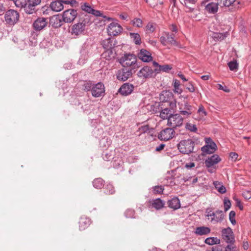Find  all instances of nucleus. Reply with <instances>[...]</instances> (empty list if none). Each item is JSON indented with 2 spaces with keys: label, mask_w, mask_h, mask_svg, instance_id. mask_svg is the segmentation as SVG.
Instances as JSON below:
<instances>
[{
  "label": "nucleus",
  "mask_w": 251,
  "mask_h": 251,
  "mask_svg": "<svg viewBox=\"0 0 251 251\" xmlns=\"http://www.w3.org/2000/svg\"><path fill=\"white\" fill-rule=\"evenodd\" d=\"M175 132L172 128H166L161 130L158 135L160 140L168 141L175 136Z\"/></svg>",
  "instance_id": "obj_7"
},
{
  "label": "nucleus",
  "mask_w": 251,
  "mask_h": 251,
  "mask_svg": "<svg viewBox=\"0 0 251 251\" xmlns=\"http://www.w3.org/2000/svg\"><path fill=\"white\" fill-rule=\"evenodd\" d=\"M3 0H0V16L3 15L5 11V8L3 6Z\"/></svg>",
  "instance_id": "obj_58"
},
{
  "label": "nucleus",
  "mask_w": 251,
  "mask_h": 251,
  "mask_svg": "<svg viewBox=\"0 0 251 251\" xmlns=\"http://www.w3.org/2000/svg\"><path fill=\"white\" fill-rule=\"evenodd\" d=\"M228 244L225 248V251H238V249L234 245V243Z\"/></svg>",
  "instance_id": "obj_45"
},
{
  "label": "nucleus",
  "mask_w": 251,
  "mask_h": 251,
  "mask_svg": "<svg viewBox=\"0 0 251 251\" xmlns=\"http://www.w3.org/2000/svg\"><path fill=\"white\" fill-rule=\"evenodd\" d=\"M168 207L174 210L177 209L180 207V203L177 198L175 197L168 201Z\"/></svg>",
  "instance_id": "obj_25"
},
{
  "label": "nucleus",
  "mask_w": 251,
  "mask_h": 251,
  "mask_svg": "<svg viewBox=\"0 0 251 251\" xmlns=\"http://www.w3.org/2000/svg\"><path fill=\"white\" fill-rule=\"evenodd\" d=\"M105 189V193L106 194L112 195L115 192L114 187L111 184H107Z\"/></svg>",
  "instance_id": "obj_42"
},
{
  "label": "nucleus",
  "mask_w": 251,
  "mask_h": 251,
  "mask_svg": "<svg viewBox=\"0 0 251 251\" xmlns=\"http://www.w3.org/2000/svg\"><path fill=\"white\" fill-rule=\"evenodd\" d=\"M228 66L230 70L232 71H236L238 69V64L236 60L230 61L228 63Z\"/></svg>",
  "instance_id": "obj_39"
},
{
  "label": "nucleus",
  "mask_w": 251,
  "mask_h": 251,
  "mask_svg": "<svg viewBox=\"0 0 251 251\" xmlns=\"http://www.w3.org/2000/svg\"><path fill=\"white\" fill-rule=\"evenodd\" d=\"M222 236L224 240L227 243L235 242L233 232L231 228L229 227L222 229Z\"/></svg>",
  "instance_id": "obj_12"
},
{
  "label": "nucleus",
  "mask_w": 251,
  "mask_h": 251,
  "mask_svg": "<svg viewBox=\"0 0 251 251\" xmlns=\"http://www.w3.org/2000/svg\"><path fill=\"white\" fill-rule=\"evenodd\" d=\"M134 213V211L132 209L127 210L125 213V216L127 218H132Z\"/></svg>",
  "instance_id": "obj_55"
},
{
  "label": "nucleus",
  "mask_w": 251,
  "mask_h": 251,
  "mask_svg": "<svg viewBox=\"0 0 251 251\" xmlns=\"http://www.w3.org/2000/svg\"><path fill=\"white\" fill-rule=\"evenodd\" d=\"M160 42L161 44L163 46H166L168 43L167 38L165 35V32H163L162 34V35L160 37Z\"/></svg>",
  "instance_id": "obj_52"
},
{
  "label": "nucleus",
  "mask_w": 251,
  "mask_h": 251,
  "mask_svg": "<svg viewBox=\"0 0 251 251\" xmlns=\"http://www.w3.org/2000/svg\"><path fill=\"white\" fill-rule=\"evenodd\" d=\"M27 1L26 0H16L14 3L16 7L24 8L25 11V7L27 5Z\"/></svg>",
  "instance_id": "obj_37"
},
{
  "label": "nucleus",
  "mask_w": 251,
  "mask_h": 251,
  "mask_svg": "<svg viewBox=\"0 0 251 251\" xmlns=\"http://www.w3.org/2000/svg\"><path fill=\"white\" fill-rule=\"evenodd\" d=\"M165 35L167 38L168 43L171 45L177 46V42L175 39L174 33H172L171 34H170L169 32H165Z\"/></svg>",
  "instance_id": "obj_30"
},
{
  "label": "nucleus",
  "mask_w": 251,
  "mask_h": 251,
  "mask_svg": "<svg viewBox=\"0 0 251 251\" xmlns=\"http://www.w3.org/2000/svg\"><path fill=\"white\" fill-rule=\"evenodd\" d=\"M194 145L191 139L182 140L178 144V149L182 153L189 154L193 151Z\"/></svg>",
  "instance_id": "obj_4"
},
{
  "label": "nucleus",
  "mask_w": 251,
  "mask_h": 251,
  "mask_svg": "<svg viewBox=\"0 0 251 251\" xmlns=\"http://www.w3.org/2000/svg\"><path fill=\"white\" fill-rule=\"evenodd\" d=\"M77 14L76 10L73 9H69L63 13V20L65 23H71L76 18Z\"/></svg>",
  "instance_id": "obj_8"
},
{
  "label": "nucleus",
  "mask_w": 251,
  "mask_h": 251,
  "mask_svg": "<svg viewBox=\"0 0 251 251\" xmlns=\"http://www.w3.org/2000/svg\"><path fill=\"white\" fill-rule=\"evenodd\" d=\"M19 14L13 9H9L6 11L4 15L5 21L9 25H14L19 21Z\"/></svg>",
  "instance_id": "obj_5"
},
{
  "label": "nucleus",
  "mask_w": 251,
  "mask_h": 251,
  "mask_svg": "<svg viewBox=\"0 0 251 251\" xmlns=\"http://www.w3.org/2000/svg\"><path fill=\"white\" fill-rule=\"evenodd\" d=\"M197 0H184V5L186 7L187 10L186 12H189L193 11L194 8L189 6L188 4L194 5L196 3Z\"/></svg>",
  "instance_id": "obj_36"
},
{
  "label": "nucleus",
  "mask_w": 251,
  "mask_h": 251,
  "mask_svg": "<svg viewBox=\"0 0 251 251\" xmlns=\"http://www.w3.org/2000/svg\"><path fill=\"white\" fill-rule=\"evenodd\" d=\"M225 211H227L231 207V204L230 200L225 198L224 201Z\"/></svg>",
  "instance_id": "obj_49"
},
{
  "label": "nucleus",
  "mask_w": 251,
  "mask_h": 251,
  "mask_svg": "<svg viewBox=\"0 0 251 251\" xmlns=\"http://www.w3.org/2000/svg\"><path fill=\"white\" fill-rule=\"evenodd\" d=\"M50 7L54 11H60L64 8L62 0H56L51 2L50 4Z\"/></svg>",
  "instance_id": "obj_24"
},
{
  "label": "nucleus",
  "mask_w": 251,
  "mask_h": 251,
  "mask_svg": "<svg viewBox=\"0 0 251 251\" xmlns=\"http://www.w3.org/2000/svg\"><path fill=\"white\" fill-rule=\"evenodd\" d=\"M101 45L104 49L106 50V51L103 54L112 53L111 49L113 47L114 44H113L112 40L111 38H108L103 40L101 42Z\"/></svg>",
  "instance_id": "obj_20"
},
{
  "label": "nucleus",
  "mask_w": 251,
  "mask_h": 251,
  "mask_svg": "<svg viewBox=\"0 0 251 251\" xmlns=\"http://www.w3.org/2000/svg\"><path fill=\"white\" fill-rule=\"evenodd\" d=\"M131 38L133 40L134 42L136 45H140L141 43V39L140 35L138 33H130Z\"/></svg>",
  "instance_id": "obj_35"
},
{
  "label": "nucleus",
  "mask_w": 251,
  "mask_h": 251,
  "mask_svg": "<svg viewBox=\"0 0 251 251\" xmlns=\"http://www.w3.org/2000/svg\"><path fill=\"white\" fill-rule=\"evenodd\" d=\"M171 108H165L163 109H162L160 113V117L161 119L165 120V119H168L170 115H171Z\"/></svg>",
  "instance_id": "obj_31"
},
{
  "label": "nucleus",
  "mask_w": 251,
  "mask_h": 251,
  "mask_svg": "<svg viewBox=\"0 0 251 251\" xmlns=\"http://www.w3.org/2000/svg\"><path fill=\"white\" fill-rule=\"evenodd\" d=\"M63 4H70L72 6H73L75 3L76 0H63Z\"/></svg>",
  "instance_id": "obj_60"
},
{
  "label": "nucleus",
  "mask_w": 251,
  "mask_h": 251,
  "mask_svg": "<svg viewBox=\"0 0 251 251\" xmlns=\"http://www.w3.org/2000/svg\"><path fill=\"white\" fill-rule=\"evenodd\" d=\"M221 6L229 7L231 5L236 6L240 4V0H216Z\"/></svg>",
  "instance_id": "obj_22"
},
{
  "label": "nucleus",
  "mask_w": 251,
  "mask_h": 251,
  "mask_svg": "<svg viewBox=\"0 0 251 251\" xmlns=\"http://www.w3.org/2000/svg\"><path fill=\"white\" fill-rule=\"evenodd\" d=\"M183 110H187V109H189V110L193 112V107L190 105L188 102H185L184 103V108H183Z\"/></svg>",
  "instance_id": "obj_62"
},
{
  "label": "nucleus",
  "mask_w": 251,
  "mask_h": 251,
  "mask_svg": "<svg viewBox=\"0 0 251 251\" xmlns=\"http://www.w3.org/2000/svg\"><path fill=\"white\" fill-rule=\"evenodd\" d=\"M139 129L142 133H146L149 130V126L148 125L142 126Z\"/></svg>",
  "instance_id": "obj_61"
},
{
  "label": "nucleus",
  "mask_w": 251,
  "mask_h": 251,
  "mask_svg": "<svg viewBox=\"0 0 251 251\" xmlns=\"http://www.w3.org/2000/svg\"><path fill=\"white\" fill-rule=\"evenodd\" d=\"M183 122V118L180 114H171L168 119L167 125L172 127L173 129L176 127L181 126Z\"/></svg>",
  "instance_id": "obj_6"
},
{
  "label": "nucleus",
  "mask_w": 251,
  "mask_h": 251,
  "mask_svg": "<svg viewBox=\"0 0 251 251\" xmlns=\"http://www.w3.org/2000/svg\"><path fill=\"white\" fill-rule=\"evenodd\" d=\"M91 224V220L86 217H81L79 221V227L80 230H84Z\"/></svg>",
  "instance_id": "obj_26"
},
{
  "label": "nucleus",
  "mask_w": 251,
  "mask_h": 251,
  "mask_svg": "<svg viewBox=\"0 0 251 251\" xmlns=\"http://www.w3.org/2000/svg\"><path fill=\"white\" fill-rule=\"evenodd\" d=\"M119 62L124 68L132 70L134 73L138 67L137 58L135 55L132 54H125L120 59Z\"/></svg>",
  "instance_id": "obj_2"
},
{
  "label": "nucleus",
  "mask_w": 251,
  "mask_h": 251,
  "mask_svg": "<svg viewBox=\"0 0 251 251\" xmlns=\"http://www.w3.org/2000/svg\"><path fill=\"white\" fill-rule=\"evenodd\" d=\"M214 24L213 23L211 25L210 28H212L211 26ZM210 31L212 32V34L211 35L215 41H221L224 40L228 35V33L227 32L224 33H218L214 31H212L211 29H210Z\"/></svg>",
  "instance_id": "obj_23"
},
{
  "label": "nucleus",
  "mask_w": 251,
  "mask_h": 251,
  "mask_svg": "<svg viewBox=\"0 0 251 251\" xmlns=\"http://www.w3.org/2000/svg\"><path fill=\"white\" fill-rule=\"evenodd\" d=\"M93 185L97 189H101L104 185V181L101 178H96L93 181Z\"/></svg>",
  "instance_id": "obj_33"
},
{
  "label": "nucleus",
  "mask_w": 251,
  "mask_h": 251,
  "mask_svg": "<svg viewBox=\"0 0 251 251\" xmlns=\"http://www.w3.org/2000/svg\"><path fill=\"white\" fill-rule=\"evenodd\" d=\"M186 88L191 92H194L195 91V88L193 85L190 82L189 83Z\"/></svg>",
  "instance_id": "obj_64"
},
{
  "label": "nucleus",
  "mask_w": 251,
  "mask_h": 251,
  "mask_svg": "<svg viewBox=\"0 0 251 251\" xmlns=\"http://www.w3.org/2000/svg\"><path fill=\"white\" fill-rule=\"evenodd\" d=\"M93 84H92L90 81H85L83 85V89L86 91H92V89L93 87Z\"/></svg>",
  "instance_id": "obj_46"
},
{
  "label": "nucleus",
  "mask_w": 251,
  "mask_h": 251,
  "mask_svg": "<svg viewBox=\"0 0 251 251\" xmlns=\"http://www.w3.org/2000/svg\"><path fill=\"white\" fill-rule=\"evenodd\" d=\"M107 30L109 35L114 36L118 35L123 30V28L117 23L112 22L108 25Z\"/></svg>",
  "instance_id": "obj_14"
},
{
  "label": "nucleus",
  "mask_w": 251,
  "mask_h": 251,
  "mask_svg": "<svg viewBox=\"0 0 251 251\" xmlns=\"http://www.w3.org/2000/svg\"><path fill=\"white\" fill-rule=\"evenodd\" d=\"M205 141L206 145L201 148L202 151L205 154L213 153L216 150V144L210 138H205Z\"/></svg>",
  "instance_id": "obj_11"
},
{
  "label": "nucleus",
  "mask_w": 251,
  "mask_h": 251,
  "mask_svg": "<svg viewBox=\"0 0 251 251\" xmlns=\"http://www.w3.org/2000/svg\"><path fill=\"white\" fill-rule=\"evenodd\" d=\"M152 189L153 193L158 194H161L164 190V187L161 185L153 186L152 187Z\"/></svg>",
  "instance_id": "obj_44"
},
{
  "label": "nucleus",
  "mask_w": 251,
  "mask_h": 251,
  "mask_svg": "<svg viewBox=\"0 0 251 251\" xmlns=\"http://www.w3.org/2000/svg\"><path fill=\"white\" fill-rule=\"evenodd\" d=\"M134 86L128 83H125L121 86L118 92L122 96H126L130 95L133 91Z\"/></svg>",
  "instance_id": "obj_17"
},
{
  "label": "nucleus",
  "mask_w": 251,
  "mask_h": 251,
  "mask_svg": "<svg viewBox=\"0 0 251 251\" xmlns=\"http://www.w3.org/2000/svg\"><path fill=\"white\" fill-rule=\"evenodd\" d=\"M155 24L153 23H149L146 26L147 30L153 32L155 29Z\"/></svg>",
  "instance_id": "obj_50"
},
{
  "label": "nucleus",
  "mask_w": 251,
  "mask_h": 251,
  "mask_svg": "<svg viewBox=\"0 0 251 251\" xmlns=\"http://www.w3.org/2000/svg\"><path fill=\"white\" fill-rule=\"evenodd\" d=\"M92 95L94 97L98 98L104 96L105 93V87L101 82H98L93 85Z\"/></svg>",
  "instance_id": "obj_9"
},
{
  "label": "nucleus",
  "mask_w": 251,
  "mask_h": 251,
  "mask_svg": "<svg viewBox=\"0 0 251 251\" xmlns=\"http://www.w3.org/2000/svg\"><path fill=\"white\" fill-rule=\"evenodd\" d=\"M198 112L200 114V116H201L202 118L206 116V112L205 111L203 107L202 106L199 107Z\"/></svg>",
  "instance_id": "obj_57"
},
{
  "label": "nucleus",
  "mask_w": 251,
  "mask_h": 251,
  "mask_svg": "<svg viewBox=\"0 0 251 251\" xmlns=\"http://www.w3.org/2000/svg\"><path fill=\"white\" fill-rule=\"evenodd\" d=\"M90 23V16L88 14H82L79 22L72 26V34L75 36L82 34L85 31L86 26Z\"/></svg>",
  "instance_id": "obj_1"
},
{
  "label": "nucleus",
  "mask_w": 251,
  "mask_h": 251,
  "mask_svg": "<svg viewBox=\"0 0 251 251\" xmlns=\"http://www.w3.org/2000/svg\"><path fill=\"white\" fill-rule=\"evenodd\" d=\"M133 73L134 72L132 70L126 68H123L117 72V78L119 80L125 81L131 76Z\"/></svg>",
  "instance_id": "obj_13"
},
{
  "label": "nucleus",
  "mask_w": 251,
  "mask_h": 251,
  "mask_svg": "<svg viewBox=\"0 0 251 251\" xmlns=\"http://www.w3.org/2000/svg\"><path fill=\"white\" fill-rule=\"evenodd\" d=\"M221 161V158L217 154H214L210 157L208 158L205 162V166L207 168H210L217 164Z\"/></svg>",
  "instance_id": "obj_21"
},
{
  "label": "nucleus",
  "mask_w": 251,
  "mask_h": 251,
  "mask_svg": "<svg viewBox=\"0 0 251 251\" xmlns=\"http://www.w3.org/2000/svg\"><path fill=\"white\" fill-rule=\"evenodd\" d=\"M123 163V161L120 159L118 158L117 160L114 159L113 161V166L115 168H118L119 166H122Z\"/></svg>",
  "instance_id": "obj_54"
},
{
  "label": "nucleus",
  "mask_w": 251,
  "mask_h": 251,
  "mask_svg": "<svg viewBox=\"0 0 251 251\" xmlns=\"http://www.w3.org/2000/svg\"><path fill=\"white\" fill-rule=\"evenodd\" d=\"M91 14L95 16H97V17L102 16V13L100 12V11L99 10H95L94 9H93Z\"/></svg>",
  "instance_id": "obj_63"
},
{
  "label": "nucleus",
  "mask_w": 251,
  "mask_h": 251,
  "mask_svg": "<svg viewBox=\"0 0 251 251\" xmlns=\"http://www.w3.org/2000/svg\"><path fill=\"white\" fill-rule=\"evenodd\" d=\"M210 228L206 226H200L197 227L196 229L195 233L198 235H207L210 232Z\"/></svg>",
  "instance_id": "obj_27"
},
{
  "label": "nucleus",
  "mask_w": 251,
  "mask_h": 251,
  "mask_svg": "<svg viewBox=\"0 0 251 251\" xmlns=\"http://www.w3.org/2000/svg\"><path fill=\"white\" fill-rule=\"evenodd\" d=\"M138 56L139 59L145 62H150L152 59L151 53L145 49H141Z\"/></svg>",
  "instance_id": "obj_19"
},
{
  "label": "nucleus",
  "mask_w": 251,
  "mask_h": 251,
  "mask_svg": "<svg viewBox=\"0 0 251 251\" xmlns=\"http://www.w3.org/2000/svg\"><path fill=\"white\" fill-rule=\"evenodd\" d=\"M153 74V70L150 67L147 66L140 70L137 73V75L141 78L147 79L152 77Z\"/></svg>",
  "instance_id": "obj_15"
},
{
  "label": "nucleus",
  "mask_w": 251,
  "mask_h": 251,
  "mask_svg": "<svg viewBox=\"0 0 251 251\" xmlns=\"http://www.w3.org/2000/svg\"><path fill=\"white\" fill-rule=\"evenodd\" d=\"M133 26L137 27H141L143 26V21L140 18H135L132 21Z\"/></svg>",
  "instance_id": "obj_43"
},
{
  "label": "nucleus",
  "mask_w": 251,
  "mask_h": 251,
  "mask_svg": "<svg viewBox=\"0 0 251 251\" xmlns=\"http://www.w3.org/2000/svg\"><path fill=\"white\" fill-rule=\"evenodd\" d=\"M41 2V0H27V5L25 7V12L31 14L36 12V7Z\"/></svg>",
  "instance_id": "obj_16"
},
{
  "label": "nucleus",
  "mask_w": 251,
  "mask_h": 251,
  "mask_svg": "<svg viewBox=\"0 0 251 251\" xmlns=\"http://www.w3.org/2000/svg\"><path fill=\"white\" fill-rule=\"evenodd\" d=\"M242 196L246 200H249L251 198V191L245 190L242 193Z\"/></svg>",
  "instance_id": "obj_53"
},
{
  "label": "nucleus",
  "mask_w": 251,
  "mask_h": 251,
  "mask_svg": "<svg viewBox=\"0 0 251 251\" xmlns=\"http://www.w3.org/2000/svg\"><path fill=\"white\" fill-rule=\"evenodd\" d=\"M189 110V109H187V110H183L182 107L179 108V113L183 115L184 118L189 117L192 114V111H190Z\"/></svg>",
  "instance_id": "obj_41"
},
{
  "label": "nucleus",
  "mask_w": 251,
  "mask_h": 251,
  "mask_svg": "<svg viewBox=\"0 0 251 251\" xmlns=\"http://www.w3.org/2000/svg\"><path fill=\"white\" fill-rule=\"evenodd\" d=\"M173 94L169 91H163L159 96V99L162 102H167L169 103L170 106L172 109L176 106V101L173 100L170 101L173 99Z\"/></svg>",
  "instance_id": "obj_10"
},
{
  "label": "nucleus",
  "mask_w": 251,
  "mask_h": 251,
  "mask_svg": "<svg viewBox=\"0 0 251 251\" xmlns=\"http://www.w3.org/2000/svg\"><path fill=\"white\" fill-rule=\"evenodd\" d=\"M206 217L213 224L222 222L224 219V214L223 211L220 210H217L214 212L208 208L206 210Z\"/></svg>",
  "instance_id": "obj_3"
},
{
  "label": "nucleus",
  "mask_w": 251,
  "mask_h": 251,
  "mask_svg": "<svg viewBox=\"0 0 251 251\" xmlns=\"http://www.w3.org/2000/svg\"><path fill=\"white\" fill-rule=\"evenodd\" d=\"M229 156L231 158L232 160L235 161L237 160L238 154L236 152H230L229 154Z\"/></svg>",
  "instance_id": "obj_59"
},
{
  "label": "nucleus",
  "mask_w": 251,
  "mask_h": 251,
  "mask_svg": "<svg viewBox=\"0 0 251 251\" xmlns=\"http://www.w3.org/2000/svg\"><path fill=\"white\" fill-rule=\"evenodd\" d=\"M235 215H236V213H235V211H231L229 212V221H230L231 223L233 225H235L236 223V221L235 220Z\"/></svg>",
  "instance_id": "obj_48"
},
{
  "label": "nucleus",
  "mask_w": 251,
  "mask_h": 251,
  "mask_svg": "<svg viewBox=\"0 0 251 251\" xmlns=\"http://www.w3.org/2000/svg\"><path fill=\"white\" fill-rule=\"evenodd\" d=\"M172 69V67L171 65H163L159 66L158 69H155V71H162L164 72H169L170 70Z\"/></svg>",
  "instance_id": "obj_40"
},
{
  "label": "nucleus",
  "mask_w": 251,
  "mask_h": 251,
  "mask_svg": "<svg viewBox=\"0 0 251 251\" xmlns=\"http://www.w3.org/2000/svg\"><path fill=\"white\" fill-rule=\"evenodd\" d=\"M218 5H219L218 2L217 3H209L205 6V10L209 13L214 14L218 10Z\"/></svg>",
  "instance_id": "obj_29"
},
{
  "label": "nucleus",
  "mask_w": 251,
  "mask_h": 251,
  "mask_svg": "<svg viewBox=\"0 0 251 251\" xmlns=\"http://www.w3.org/2000/svg\"><path fill=\"white\" fill-rule=\"evenodd\" d=\"M204 243L209 245L219 244L220 243V240L217 237H208L205 239Z\"/></svg>",
  "instance_id": "obj_32"
},
{
  "label": "nucleus",
  "mask_w": 251,
  "mask_h": 251,
  "mask_svg": "<svg viewBox=\"0 0 251 251\" xmlns=\"http://www.w3.org/2000/svg\"><path fill=\"white\" fill-rule=\"evenodd\" d=\"M186 128L190 130L191 131L195 132L197 130V128L195 125L191 124L190 123H187L186 125Z\"/></svg>",
  "instance_id": "obj_51"
},
{
  "label": "nucleus",
  "mask_w": 251,
  "mask_h": 251,
  "mask_svg": "<svg viewBox=\"0 0 251 251\" xmlns=\"http://www.w3.org/2000/svg\"><path fill=\"white\" fill-rule=\"evenodd\" d=\"M165 203V201L159 198L153 200L151 202L152 207L156 210L162 208L164 206Z\"/></svg>",
  "instance_id": "obj_28"
},
{
  "label": "nucleus",
  "mask_w": 251,
  "mask_h": 251,
  "mask_svg": "<svg viewBox=\"0 0 251 251\" xmlns=\"http://www.w3.org/2000/svg\"><path fill=\"white\" fill-rule=\"evenodd\" d=\"M174 92L177 94H181L182 92L180 87V82L178 80L175 79L174 83Z\"/></svg>",
  "instance_id": "obj_38"
},
{
  "label": "nucleus",
  "mask_w": 251,
  "mask_h": 251,
  "mask_svg": "<svg viewBox=\"0 0 251 251\" xmlns=\"http://www.w3.org/2000/svg\"><path fill=\"white\" fill-rule=\"evenodd\" d=\"M47 24L46 19L43 17L38 18L33 23V27L35 30L40 31L43 29Z\"/></svg>",
  "instance_id": "obj_18"
},
{
  "label": "nucleus",
  "mask_w": 251,
  "mask_h": 251,
  "mask_svg": "<svg viewBox=\"0 0 251 251\" xmlns=\"http://www.w3.org/2000/svg\"><path fill=\"white\" fill-rule=\"evenodd\" d=\"M214 185L215 186L216 189L218 190V191L221 193L224 194L226 192V189L225 187L219 181H214L213 182Z\"/></svg>",
  "instance_id": "obj_34"
},
{
  "label": "nucleus",
  "mask_w": 251,
  "mask_h": 251,
  "mask_svg": "<svg viewBox=\"0 0 251 251\" xmlns=\"http://www.w3.org/2000/svg\"><path fill=\"white\" fill-rule=\"evenodd\" d=\"M81 9L82 10L85 11L86 12L91 14L92 12V11L93 10V8H92L89 4L85 3L83 5L81 6Z\"/></svg>",
  "instance_id": "obj_47"
},
{
  "label": "nucleus",
  "mask_w": 251,
  "mask_h": 251,
  "mask_svg": "<svg viewBox=\"0 0 251 251\" xmlns=\"http://www.w3.org/2000/svg\"><path fill=\"white\" fill-rule=\"evenodd\" d=\"M169 29L172 32V33H176L178 31V29L176 25L172 24L169 25Z\"/></svg>",
  "instance_id": "obj_56"
}]
</instances>
